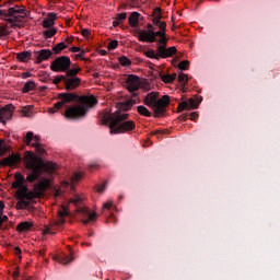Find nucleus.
<instances>
[{"instance_id":"obj_24","label":"nucleus","mask_w":280,"mask_h":280,"mask_svg":"<svg viewBox=\"0 0 280 280\" xmlns=\"http://www.w3.org/2000/svg\"><path fill=\"white\" fill-rule=\"evenodd\" d=\"M82 71V68H69L68 70L65 71V77L66 78H78V73Z\"/></svg>"},{"instance_id":"obj_19","label":"nucleus","mask_w":280,"mask_h":280,"mask_svg":"<svg viewBox=\"0 0 280 280\" xmlns=\"http://www.w3.org/2000/svg\"><path fill=\"white\" fill-rule=\"evenodd\" d=\"M24 143L26 145L38 147L40 145V136H34L33 131H28L24 138Z\"/></svg>"},{"instance_id":"obj_12","label":"nucleus","mask_w":280,"mask_h":280,"mask_svg":"<svg viewBox=\"0 0 280 280\" xmlns=\"http://www.w3.org/2000/svg\"><path fill=\"white\" fill-rule=\"evenodd\" d=\"M54 52L49 49H40L39 51L33 52V60L36 65H40V62H45V60H49Z\"/></svg>"},{"instance_id":"obj_34","label":"nucleus","mask_w":280,"mask_h":280,"mask_svg":"<svg viewBox=\"0 0 280 280\" xmlns=\"http://www.w3.org/2000/svg\"><path fill=\"white\" fill-rule=\"evenodd\" d=\"M57 33H58V30L52 27L44 31V36L45 38H54V36H56Z\"/></svg>"},{"instance_id":"obj_54","label":"nucleus","mask_w":280,"mask_h":280,"mask_svg":"<svg viewBox=\"0 0 280 280\" xmlns=\"http://www.w3.org/2000/svg\"><path fill=\"white\" fill-rule=\"evenodd\" d=\"M178 119H179V121H187L188 116H187V114H183V115H180V116L178 117Z\"/></svg>"},{"instance_id":"obj_42","label":"nucleus","mask_w":280,"mask_h":280,"mask_svg":"<svg viewBox=\"0 0 280 280\" xmlns=\"http://www.w3.org/2000/svg\"><path fill=\"white\" fill-rule=\"evenodd\" d=\"M116 47H119V42H117V39L115 40H112L108 46H107V49L109 51H113Z\"/></svg>"},{"instance_id":"obj_59","label":"nucleus","mask_w":280,"mask_h":280,"mask_svg":"<svg viewBox=\"0 0 280 280\" xmlns=\"http://www.w3.org/2000/svg\"><path fill=\"white\" fill-rule=\"evenodd\" d=\"M0 19L5 20V10H0Z\"/></svg>"},{"instance_id":"obj_9","label":"nucleus","mask_w":280,"mask_h":280,"mask_svg":"<svg viewBox=\"0 0 280 280\" xmlns=\"http://www.w3.org/2000/svg\"><path fill=\"white\" fill-rule=\"evenodd\" d=\"M67 215H69V210H67V207H62L59 210V219L54 221V224L51 226H46L44 230V235H54L56 232H54V229L58 228V226H62V224H65V218H67Z\"/></svg>"},{"instance_id":"obj_18","label":"nucleus","mask_w":280,"mask_h":280,"mask_svg":"<svg viewBox=\"0 0 280 280\" xmlns=\"http://www.w3.org/2000/svg\"><path fill=\"white\" fill-rule=\"evenodd\" d=\"M177 49L175 46H172V47H165L162 46V47H158V54L160 56V58H172V56H176L177 54Z\"/></svg>"},{"instance_id":"obj_64","label":"nucleus","mask_w":280,"mask_h":280,"mask_svg":"<svg viewBox=\"0 0 280 280\" xmlns=\"http://www.w3.org/2000/svg\"><path fill=\"white\" fill-rule=\"evenodd\" d=\"M93 78H95V79L100 78V73H94Z\"/></svg>"},{"instance_id":"obj_23","label":"nucleus","mask_w":280,"mask_h":280,"mask_svg":"<svg viewBox=\"0 0 280 280\" xmlns=\"http://www.w3.org/2000/svg\"><path fill=\"white\" fill-rule=\"evenodd\" d=\"M139 16H141V14H139V12H132L129 15V25L131 27H137V25H139Z\"/></svg>"},{"instance_id":"obj_45","label":"nucleus","mask_w":280,"mask_h":280,"mask_svg":"<svg viewBox=\"0 0 280 280\" xmlns=\"http://www.w3.org/2000/svg\"><path fill=\"white\" fill-rule=\"evenodd\" d=\"M3 222H8V215L0 214V230L3 229Z\"/></svg>"},{"instance_id":"obj_33","label":"nucleus","mask_w":280,"mask_h":280,"mask_svg":"<svg viewBox=\"0 0 280 280\" xmlns=\"http://www.w3.org/2000/svg\"><path fill=\"white\" fill-rule=\"evenodd\" d=\"M30 229H32V223H30V222H22V223L18 224V231L20 233L30 231Z\"/></svg>"},{"instance_id":"obj_48","label":"nucleus","mask_w":280,"mask_h":280,"mask_svg":"<svg viewBox=\"0 0 280 280\" xmlns=\"http://www.w3.org/2000/svg\"><path fill=\"white\" fill-rule=\"evenodd\" d=\"M80 178H82V175L80 173H74V175L72 177V183H78V180H80Z\"/></svg>"},{"instance_id":"obj_31","label":"nucleus","mask_w":280,"mask_h":280,"mask_svg":"<svg viewBox=\"0 0 280 280\" xmlns=\"http://www.w3.org/2000/svg\"><path fill=\"white\" fill-rule=\"evenodd\" d=\"M139 115H142L143 117H152V113L143 105H140L137 107Z\"/></svg>"},{"instance_id":"obj_39","label":"nucleus","mask_w":280,"mask_h":280,"mask_svg":"<svg viewBox=\"0 0 280 280\" xmlns=\"http://www.w3.org/2000/svg\"><path fill=\"white\" fill-rule=\"evenodd\" d=\"M159 46L158 47H167V37L166 35H163L162 37H160V39L158 40Z\"/></svg>"},{"instance_id":"obj_10","label":"nucleus","mask_w":280,"mask_h":280,"mask_svg":"<svg viewBox=\"0 0 280 280\" xmlns=\"http://www.w3.org/2000/svg\"><path fill=\"white\" fill-rule=\"evenodd\" d=\"M140 85H141V83L139 82L138 75L129 74L127 77L126 89H127V91H129V93H131V96L133 97L132 100H136V102H137V97L139 95V94H137L136 91H139Z\"/></svg>"},{"instance_id":"obj_16","label":"nucleus","mask_w":280,"mask_h":280,"mask_svg":"<svg viewBox=\"0 0 280 280\" xmlns=\"http://www.w3.org/2000/svg\"><path fill=\"white\" fill-rule=\"evenodd\" d=\"M63 84L66 86V91H75V89L82 84V79L66 77Z\"/></svg>"},{"instance_id":"obj_57","label":"nucleus","mask_w":280,"mask_h":280,"mask_svg":"<svg viewBox=\"0 0 280 280\" xmlns=\"http://www.w3.org/2000/svg\"><path fill=\"white\" fill-rule=\"evenodd\" d=\"M147 30H149L147 32H154V26L152 24H148Z\"/></svg>"},{"instance_id":"obj_44","label":"nucleus","mask_w":280,"mask_h":280,"mask_svg":"<svg viewBox=\"0 0 280 280\" xmlns=\"http://www.w3.org/2000/svg\"><path fill=\"white\" fill-rule=\"evenodd\" d=\"M127 16L128 14L126 13H118L116 20H118L121 23V21H126Z\"/></svg>"},{"instance_id":"obj_52","label":"nucleus","mask_w":280,"mask_h":280,"mask_svg":"<svg viewBox=\"0 0 280 280\" xmlns=\"http://www.w3.org/2000/svg\"><path fill=\"white\" fill-rule=\"evenodd\" d=\"M151 135H167V130H156V131H153Z\"/></svg>"},{"instance_id":"obj_40","label":"nucleus","mask_w":280,"mask_h":280,"mask_svg":"<svg viewBox=\"0 0 280 280\" xmlns=\"http://www.w3.org/2000/svg\"><path fill=\"white\" fill-rule=\"evenodd\" d=\"M106 185H108L107 182H104L103 184H97L96 185V191L98 194H104V191L106 190Z\"/></svg>"},{"instance_id":"obj_7","label":"nucleus","mask_w":280,"mask_h":280,"mask_svg":"<svg viewBox=\"0 0 280 280\" xmlns=\"http://www.w3.org/2000/svg\"><path fill=\"white\" fill-rule=\"evenodd\" d=\"M139 36H138V40H140V43H156V37H163L165 36V33L163 31H139L138 32Z\"/></svg>"},{"instance_id":"obj_20","label":"nucleus","mask_w":280,"mask_h":280,"mask_svg":"<svg viewBox=\"0 0 280 280\" xmlns=\"http://www.w3.org/2000/svg\"><path fill=\"white\" fill-rule=\"evenodd\" d=\"M57 19L58 15L56 13H48L47 18L42 22L43 27L45 30L52 28L51 26L55 25Z\"/></svg>"},{"instance_id":"obj_8","label":"nucleus","mask_w":280,"mask_h":280,"mask_svg":"<svg viewBox=\"0 0 280 280\" xmlns=\"http://www.w3.org/2000/svg\"><path fill=\"white\" fill-rule=\"evenodd\" d=\"M14 178H15V183L12 184V188L18 189L16 196L24 198L25 196H27V194H30V190L25 185V176H23V174L21 173H16Z\"/></svg>"},{"instance_id":"obj_47","label":"nucleus","mask_w":280,"mask_h":280,"mask_svg":"<svg viewBox=\"0 0 280 280\" xmlns=\"http://www.w3.org/2000/svg\"><path fill=\"white\" fill-rule=\"evenodd\" d=\"M33 148H35V150L38 154H43L45 152L43 144H37V147H33Z\"/></svg>"},{"instance_id":"obj_6","label":"nucleus","mask_w":280,"mask_h":280,"mask_svg":"<svg viewBox=\"0 0 280 280\" xmlns=\"http://www.w3.org/2000/svg\"><path fill=\"white\" fill-rule=\"evenodd\" d=\"M50 69L55 73H65L71 69V58L68 56L57 57L51 63Z\"/></svg>"},{"instance_id":"obj_37","label":"nucleus","mask_w":280,"mask_h":280,"mask_svg":"<svg viewBox=\"0 0 280 280\" xmlns=\"http://www.w3.org/2000/svg\"><path fill=\"white\" fill-rule=\"evenodd\" d=\"M47 185H49L47 180H40L38 184H35V187H37L39 191H45V189H47Z\"/></svg>"},{"instance_id":"obj_1","label":"nucleus","mask_w":280,"mask_h":280,"mask_svg":"<svg viewBox=\"0 0 280 280\" xmlns=\"http://www.w3.org/2000/svg\"><path fill=\"white\" fill-rule=\"evenodd\" d=\"M135 104H137V100H127L125 102H119L116 104V112H104L100 114V119L103 126H108L109 124L108 127L110 130V135H124L126 132H132V130L137 128L135 121L128 120L129 115L126 113H121V110H130V108H132Z\"/></svg>"},{"instance_id":"obj_63","label":"nucleus","mask_w":280,"mask_h":280,"mask_svg":"<svg viewBox=\"0 0 280 280\" xmlns=\"http://www.w3.org/2000/svg\"><path fill=\"white\" fill-rule=\"evenodd\" d=\"M101 56H106V50H101Z\"/></svg>"},{"instance_id":"obj_55","label":"nucleus","mask_w":280,"mask_h":280,"mask_svg":"<svg viewBox=\"0 0 280 280\" xmlns=\"http://www.w3.org/2000/svg\"><path fill=\"white\" fill-rule=\"evenodd\" d=\"M3 209H5V203H3V201H0V215H3Z\"/></svg>"},{"instance_id":"obj_26","label":"nucleus","mask_w":280,"mask_h":280,"mask_svg":"<svg viewBox=\"0 0 280 280\" xmlns=\"http://www.w3.org/2000/svg\"><path fill=\"white\" fill-rule=\"evenodd\" d=\"M57 261H59V264H63V266H67V264L73 261V257H70L67 254H61L58 256Z\"/></svg>"},{"instance_id":"obj_32","label":"nucleus","mask_w":280,"mask_h":280,"mask_svg":"<svg viewBox=\"0 0 280 280\" xmlns=\"http://www.w3.org/2000/svg\"><path fill=\"white\" fill-rule=\"evenodd\" d=\"M144 56H147V58H151L153 60H159L161 58V56H159V52L154 51V49H149V50L144 51Z\"/></svg>"},{"instance_id":"obj_17","label":"nucleus","mask_w":280,"mask_h":280,"mask_svg":"<svg viewBox=\"0 0 280 280\" xmlns=\"http://www.w3.org/2000/svg\"><path fill=\"white\" fill-rule=\"evenodd\" d=\"M78 213H80L83 218H88L83 220V224H89V222H95L97 220V213L89 211V208H79Z\"/></svg>"},{"instance_id":"obj_46","label":"nucleus","mask_w":280,"mask_h":280,"mask_svg":"<svg viewBox=\"0 0 280 280\" xmlns=\"http://www.w3.org/2000/svg\"><path fill=\"white\" fill-rule=\"evenodd\" d=\"M85 55H86V52L84 51V49H82L75 56H77V58H80L81 60H89V59L84 58Z\"/></svg>"},{"instance_id":"obj_36","label":"nucleus","mask_w":280,"mask_h":280,"mask_svg":"<svg viewBox=\"0 0 280 280\" xmlns=\"http://www.w3.org/2000/svg\"><path fill=\"white\" fill-rule=\"evenodd\" d=\"M178 82L182 83V86H187V82H189V79L187 78V74L180 73L177 78Z\"/></svg>"},{"instance_id":"obj_43","label":"nucleus","mask_w":280,"mask_h":280,"mask_svg":"<svg viewBox=\"0 0 280 280\" xmlns=\"http://www.w3.org/2000/svg\"><path fill=\"white\" fill-rule=\"evenodd\" d=\"M156 27H159L160 31L164 32H167V23L165 22H161Z\"/></svg>"},{"instance_id":"obj_58","label":"nucleus","mask_w":280,"mask_h":280,"mask_svg":"<svg viewBox=\"0 0 280 280\" xmlns=\"http://www.w3.org/2000/svg\"><path fill=\"white\" fill-rule=\"evenodd\" d=\"M22 78H24V79H26V78H32V73H30V72H24V73L22 74Z\"/></svg>"},{"instance_id":"obj_5","label":"nucleus","mask_w":280,"mask_h":280,"mask_svg":"<svg viewBox=\"0 0 280 280\" xmlns=\"http://www.w3.org/2000/svg\"><path fill=\"white\" fill-rule=\"evenodd\" d=\"M27 16V9L25 5L15 4L5 10L4 21L11 24V27H23V20Z\"/></svg>"},{"instance_id":"obj_41","label":"nucleus","mask_w":280,"mask_h":280,"mask_svg":"<svg viewBox=\"0 0 280 280\" xmlns=\"http://www.w3.org/2000/svg\"><path fill=\"white\" fill-rule=\"evenodd\" d=\"M65 80H67V77H66L65 74L57 75V77L54 79L52 83H54V84H60V82H63V84H65Z\"/></svg>"},{"instance_id":"obj_49","label":"nucleus","mask_w":280,"mask_h":280,"mask_svg":"<svg viewBox=\"0 0 280 280\" xmlns=\"http://www.w3.org/2000/svg\"><path fill=\"white\" fill-rule=\"evenodd\" d=\"M82 36H84V38H89V36H91V31L83 28L81 31Z\"/></svg>"},{"instance_id":"obj_61","label":"nucleus","mask_w":280,"mask_h":280,"mask_svg":"<svg viewBox=\"0 0 280 280\" xmlns=\"http://www.w3.org/2000/svg\"><path fill=\"white\" fill-rule=\"evenodd\" d=\"M20 272L19 270L13 271V277L16 279L19 277Z\"/></svg>"},{"instance_id":"obj_2","label":"nucleus","mask_w":280,"mask_h":280,"mask_svg":"<svg viewBox=\"0 0 280 280\" xmlns=\"http://www.w3.org/2000/svg\"><path fill=\"white\" fill-rule=\"evenodd\" d=\"M58 100L54 107L48 109L50 115H54L56 110H60L65 104H71V102H78V105L70 106L66 109V119H84L90 108H93L97 104V98L93 95L91 96H78L73 93H59Z\"/></svg>"},{"instance_id":"obj_56","label":"nucleus","mask_w":280,"mask_h":280,"mask_svg":"<svg viewBox=\"0 0 280 280\" xmlns=\"http://www.w3.org/2000/svg\"><path fill=\"white\" fill-rule=\"evenodd\" d=\"M121 22L117 20V18L113 21V27H119Z\"/></svg>"},{"instance_id":"obj_30","label":"nucleus","mask_w":280,"mask_h":280,"mask_svg":"<svg viewBox=\"0 0 280 280\" xmlns=\"http://www.w3.org/2000/svg\"><path fill=\"white\" fill-rule=\"evenodd\" d=\"M153 14H154V18L152 20V23H153V25L158 26L161 23V19L163 18L161 15V9H155Z\"/></svg>"},{"instance_id":"obj_62","label":"nucleus","mask_w":280,"mask_h":280,"mask_svg":"<svg viewBox=\"0 0 280 280\" xmlns=\"http://www.w3.org/2000/svg\"><path fill=\"white\" fill-rule=\"evenodd\" d=\"M14 1H21V0H9L8 3H10V5H12V3H14Z\"/></svg>"},{"instance_id":"obj_14","label":"nucleus","mask_w":280,"mask_h":280,"mask_svg":"<svg viewBox=\"0 0 280 280\" xmlns=\"http://www.w3.org/2000/svg\"><path fill=\"white\" fill-rule=\"evenodd\" d=\"M12 113H14V105L9 104L0 108V124L5 126V119H12Z\"/></svg>"},{"instance_id":"obj_53","label":"nucleus","mask_w":280,"mask_h":280,"mask_svg":"<svg viewBox=\"0 0 280 280\" xmlns=\"http://www.w3.org/2000/svg\"><path fill=\"white\" fill-rule=\"evenodd\" d=\"M70 51H71L72 54H78L79 51H82V48L73 46V47L70 49Z\"/></svg>"},{"instance_id":"obj_4","label":"nucleus","mask_w":280,"mask_h":280,"mask_svg":"<svg viewBox=\"0 0 280 280\" xmlns=\"http://www.w3.org/2000/svg\"><path fill=\"white\" fill-rule=\"evenodd\" d=\"M143 102L145 106L153 108V117H163L165 115V108L170 106V95L159 98V92H151L144 96Z\"/></svg>"},{"instance_id":"obj_38","label":"nucleus","mask_w":280,"mask_h":280,"mask_svg":"<svg viewBox=\"0 0 280 280\" xmlns=\"http://www.w3.org/2000/svg\"><path fill=\"white\" fill-rule=\"evenodd\" d=\"M178 69L180 71H187V69H189V61L188 60L180 61L178 63Z\"/></svg>"},{"instance_id":"obj_21","label":"nucleus","mask_w":280,"mask_h":280,"mask_svg":"<svg viewBox=\"0 0 280 280\" xmlns=\"http://www.w3.org/2000/svg\"><path fill=\"white\" fill-rule=\"evenodd\" d=\"M18 60H20V62H30V60H32L33 56H32V51H22L19 52L16 55Z\"/></svg>"},{"instance_id":"obj_22","label":"nucleus","mask_w":280,"mask_h":280,"mask_svg":"<svg viewBox=\"0 0 280 280\" xmlns=\"http://www.w3.org/2000/svg\"><path fill=\"white\" fill-rule=\"evenodd\" d=\"M8 38H10L8 24L0 25V40H8Z\"/></svg>"},{"instance_id":"obj_50","label":"nucleus","mask_w":280,"mask_h":280,"mask_svg":"<svg viewBox=\"0 0 280 280\" xmlns=\"http://www.w3.org/2000/svg\"><path fill=\"white\" fill-rule=\"evenodd\" d=\"M113 207V200H108L106 203L103 205V209H110Z\"/></svg>"},{"instance_id":"obj_35","label":"nucleus","mask_w":280,"mask_h":280,"mask_svg":"<svg viewBox=\"0 0 280 280\" xmlns=\"http://www.w3.org/2000/svg\"><path fill=\"white\" fill-rule=\"evenodd\" d=\"M119 63L121 65V67H130V65H132V61H130L128 57L122 56L119 58Z\"/></svg>"},{"instance_id":"obj_51","label":"nucleus","mask_w":280,"mask_h":280,"mask_svg":"<svg viewBox=\"0 0 280 280\" xmlns=\"http://www.w3.org/2000/svg\"><path fill=\"white\" fill-rule=\"evenodd\" d=\"M198 119V112H194L190 114V121H196Z\"/></svg>"},{"instance_id":"obj_11","label":"nucleus","mask_w":280,"mask_h":280,"mask_svg":"<svg viewBox=\"0 0 280 280\" xmlns=\"http://www.w3.org/2000/svg\"><path fill=\"white\" fill-rule=\"evenodd\" d=\"M18 203L16 209H27V206L30 205V201L27 200H34V198H38V192L30 190V192H26L24 197H21V195H16Z\"/></svg>"},{"instance_id":"obj_29","label":"nucleus","mask_w":280,"mask_h":280,"mask_svg":"<svg viewBox=\"0 0 280 280\" xmlns=\"http://www.w3.org/2000/svg\"><path fill=\"white\" fill-rule=\"evenodd\" d=\"M5 152H10V144L5 140H0V156H4Z\"/></svg>"},{"instance_id":"obj_25","label":"nucleus","mask_w":280,"mask_h":280,"mask_svg":"<svg viewBox=\"0 0 280 280\" xmlns=\"http://www.w3.org/2000/svg\"><path fill=\"white\" fill-rule=\"evenodd\" d=\"M161 80L162 82H164V84H172V82H174L176 80V73L173 74H161Z\"/></svg>"},{"instance_id":"obj_28","label":"nucleus","mask_w":280,"mask_h":280,"mask_svg":"<svg viewBox=\"0 0 280 280\" xmlns=\"http://www.w3.org/2000/svg\"><path fill=\"white\" fill-rule=\"evenodd\" d=\"M65 49H67V45L65 44V42H61L52 47V51L57 56L58 54H61L62 51H65Z\"/></svg>"},{"instance_id":"obj_13","label":"nucleus","mask_w":280,"mask_h":280,"mask_svg":"<svg viewBox=\"0 0 280 280\" xmlns=\"http://www.w3.org/2000/svg\"><path fill=\"white\" fill-rule=\"evenodd\" d=\"M201 102H202V100L196 101L194 98H188L187 101H183L178 104V110L179 112L194 110V109L198 108V106H200Z\"/></svg>"},{"instance_id":"obj_60","label":"nucleus","mask_w":280,"mask_h":280,"mask_svg":"<svg viewBox=\"0 0 280 280\" xmlns=\"http://www.w3.org/2000/svg\"><path fill=\"white\" fill-rule=\"evenodd\" d=\"M15 255H19V257H21V247H15Z\"/></svg>"},{"instance_id":"obj_3","label":"nucleus","mask_w":280,"mask_h":280,"mask_svg":"<svg viewBox=\"0 0 280 280\" xmlns=\"http://www.w3.org/2000/svg\"><path fill=\"white\" fill-rule=\"evenodd\" d=\"M24 165L26 170L30 172L27 174L26 180L27 183H35L40 178L43 172H48V174H55L58 170V164L54 162H46L38 160L34 152L27 151L24 154Z\"/></svg>"},{"instance_id":"obj_27","label":"nucleus","mask_w":280,"mask_h":280,"mask_svg":"<svg viewBox=\"0 0 280 280\" xmlns=\"http://www.w3.org/2000/svg\"><path fill=\"white\" fill-rule=\"evenodd\" d=\"M36 89V82L34 81H27L23 89H22V92L23 93H30V91H34Z\"/></svg>"},{"instance_id":"obj_15","label":"nucleus","mask_w":280,"mask_h":280,"mask_svg":"<svg viewBox=\"0 0 280 280\" xmlns=\"http://www.w3.org/2000/svg\"><path fill=\"white\" fill-rule=\"evenodd\" d=\"M21 163V156L18 153H12L10 156L4 158L1 162L0 165L3 167L10 166L14 167V165H19Z\"/></svg>"}]
</instances>
